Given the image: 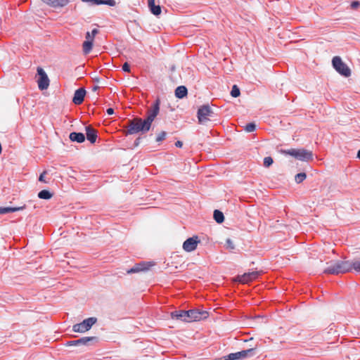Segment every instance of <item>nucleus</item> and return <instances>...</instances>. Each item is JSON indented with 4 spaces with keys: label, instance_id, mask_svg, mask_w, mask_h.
<instances>
[{
    "label": "nucleus",
    "instance_id": "obj_16",
    "mask_svg": "<svg viewBox=\"0 0 360 360\" xmlns=\"http://www.w3.org/2000/svg\"><path fill=\"white\" fill-rule=\"evenodd\" d=\"M25 205L22 206H0V215L21 211L25 210Z\"/></svg>",
    "mask_w": 360,
    "mask_h": 360
},
{
    "label": "nucleus",
    "instance_id": "obj_10",
    "mask_svg": "<svg viewBox=\"0 0 360 360\" xmlns=\"http://www.w3.org/2000/svg\"><path fill=\"white\" fill-rule=\"evenodd\" d=\"M155 265L154 261H141L140 262L136 263L132 267L127 269L126 272L127 274H137L140 272H147L150 269L151 267Z\"/></svg>",
    "mask_w": 360,
    "mask_h": 360
},
{
    "label": "nucleus",
    "instance_id": "obj_1",
    "mask_svg": "<svg viewBox=\"0 0 360 360\" xmlns=\"http://www.w3.org/2000/svg\"><path fill=\"white\" fill-rule=\"evenodd\" d=\"M161 100L157 97L151 105L145 119L138 118L137 122H132L127 127V135L136 134H145L148 133L153 125V122L160 113Z\"/></svg>",
    "mask_w": 360,
    "mask_h": 360
},
{
    "label": "nucleus",
    "instance_id": "obj_11",
    "mask_svg": "<svg viewBox=\"0 0 360 360\" xmlns=\"http://www.w3.org/2000/svg\"><path fill=\"white\" fill-rule=\"evenodd\" d=\"M37 83L40 91L46 90L50 85V79L44 69L38 66L37 68Z\"/></svg>",
    "mask_w": 360,
    "mask_h": 360
},
{
    "label": "nucleus",
    "instance_id": "obj_15",
    "mask_svg": "<svg viewBox=\"0 0 360 360\" xmlns=\"http://www.w3.org/2000/svg\"><path fill=\"white\" fill-rule=\"evenodd\" d=\"M258 271H252L245 272L242 275H238L237 277V281L240 283H246L249 282L252 278L257 277L259 275Z\"/></svg>",
    "mask_w": 360,
    "mask_h": 360
},
{
    "label": "nucleus",
    "instance_id": "obj_30",
    "mask_svg": "<svg viewBox=\"0 0 360 360\" xmlns=\"http://www.w3.org/2000/svg\"><path fill=\"white\" fill-rule=\"evenodd\" d=\"M167 136V132L165 131H162L157 136H156V139H155V141L156 142H162V141H164L165 139Z\"/></svg>",
    "mask_w": 360,
    "mask_h": 360
},
{
    "label": "nucleus",
    "instance_id": "obj_24",
    "mask_svg": "<svg viewBox=\"0 0 360 360\" xmlns=\"http://www.w3.org/2000/svg\"><path fill=\"white\" fill-rule=\"evenodd\" d=\"M243 129L246 131V132H253L255 131H256L257 129V124L255 122H248L244 127H243Z\"/></svg>",
    "mask_w": 360,
    "mask_h": 360
},
{
    "label": "nucleus",
    "instance_id": "obj_36",
    "mask_svg": "<svg viewBox=\"0 0 360 360\" xmlns=\"http://www.w3.org/2000/svg\"><path fill=\"white\" fill-rule=\"evenodd\" d=\"M106 113L108 115H112L115 114V110L112 108H107L106 110Z\"/></svg>",
    "mask_w": 360,
    "mask_h": 360
},
{
    "label": "nucleus",
    "instance_id": "obj_7",
    "mask_svg": "<svg viewBox=\"0 0 360 360\" xmlns=\"http://www.w3.org/2000/svg\"><path fill=\"white\" fill-rule=\"evenodd\" d=\"M214 112L208 103H205L198 108L196 117L200 124H204L210 120L209 117H212Z\"/></svg>",
    "mask_w": 360,
    "mask_h": 360
},
{
    "label": "nucleus",
    "instance_id": "obj_5",
    "mask_svg": "<svg viewBox=\"0 0 360 360\" xmlns=\"http://www.w3.org/2000/svg\"><path fill=\"white\" fill-rule=\"evenodd\" d=\"M100 338L97 336H84L77 340H68L63 343L65 347H92L99 342Z\"/></svg>",
    "mask_w": 360,
    "mask_h": 360
},
{
    "label": "nucleus",
    "instance_id": "obj_21",
    "mask_svg": "<svg viewBox=\"0 0 360 360\" xmlns=\"http://www.w3.org/2000/svg\"><path fill=\"white\" fill-rule=\"evenodd\" d=\"M53 192L50 190L43 189L37 193V197L41 200H49L53 198Z\"/></svg>",
    "mask_w": 360,
    "mask_h": 360
},
{
    "label": "nucleus",
    "instance_id": "obj_37",
    "mask_svg": "<svg viewBox=\"0 0 360 360\" xmlns=\"http://www.w3.org/2000/svg\"><path fill=\"white\" fill-rule=\"evenodd\" d=\"M174 145L176 148H181L183 146V142L181 141H176Z\"/></svg>",
    "mask_w": 360,
    "mask_h": 360
},
{
    "label": "nucleus",
    "instance_id": "obj_39",
    "mask_svg": "<svg viewBox=\"0 0 360 360\" xmlns=\"http://www.w3.org/2000/svg\"><path fill=\"white\" fill-rule=\"evenodd\" d=\"M175 69H176V67H175V65H172V66L170 67V70H171L172 72L174 71V70H175Z\"/></svg>",
    "mask_w": 360,
    "mask_h": 360
},
{
    "label": "nucleus",
    "instance_id": "obj_35",
    "mask_svg": "<svg viewBox=\"0 0 360 360\" xmlns=\"http://www.w3.org/2000/svg\"><path fill=\"white\" fill-rule=\"evenodd\" d=\"M360 5V2L358 1H354L351 4V7L354 9L358 8Z\"/></svg>",
    "mask_w": 360,
    "mask_h": 360
},
{
    "label": "nucleus",
    "instance_id": "obj_26",
    "mask_svg": "<svg viewBox=\"0 0 360 360\" xmlns=\"http://www.w3.org/2000/svg\"><path fill=\"white\" fill-rule=\"evenodd\" d=\"M230 95L233 98H238L240 96V89L237 84H233L231 87Z\"/></svg>",
    "mask_w": 360,
    "mask_h": 360
},
{
    "label": "nucleus",
    "instance_id": "obj_25",
    "mask_svg": "<svg viewBox=\"0 0 360 360\" xmlns=\"http://www.w3.org/2000/svg\"><path fill=\"white\" fill-rule=\"evenodd\" d=\"M307 177L306 172H301L295 174V181L297 184L302 183Z\"/></svg>",
    "mask_w": 360,
    "mask_h": 360
},
{
    "label": "nucleus",
    "instance_id": "obj_27",
    "mask_svg": "<svg viewBox=\"0 0 360 360\" xmlns=\"http://www.w3.org/2000/svg\"><path fill=\"white\" fill-rule=\"evenodd\" d=\"M274 163V159L271 156L265 157L263 160V166L269 168Z\"/></svg>",
    "mask_w": 360,
    "mask_h": 360
},
{
    "label": "nucleus",
    "instance_id": "obj_8",
    "mask_svg": "<svg viewBox=\"0 0 360 360\" xmlns=\"http://www.w3.org/2000/svg\"><path fill=\"white\" fill-rule=\"evenodd\" d=\"M98 321L95 316H91L84 319L81 322L72 326V331L75 333H84L91 329L93 326Z\"/></svg>",
    "mask_w": 360,
    "mask_h": 360
},
{
    "label": "nucleus",
    "instance_id": "obj_17",
    "mask_svg": "<svg viewBox=\"0 0 360 360\" xmlns=\"http://www.w3.org/2000/svg\"><path fill=\"white\" fill-rule=\"evenodd\" d=\"M69 139L71 142L82 143L86 140L85 134L80 131H72L69 134Z\"/></svg>",
    "mask_w": 360,
    "mask_h": 360
},
{
    "label": "nucleus",
    "instance_id": "obj_2",
    "mask_svg": "<svg viewBox=\"0 0 360 360\" xmlns=\"http://www.w3.org/2000/svg\"><path fill=\"white\" fill-rule=\"evenodd\" d=\"M171 319L185 323H191L205 320L209 316L206 310L191 309L188 310H174L170 313Z\"/></svg>",
    "mask_w": 360,
    "mask_h": 360
},
{
    "label": "nucleus",
    "instance_id": "obj_38",
    "mask_svg": "<svg viewBox=\"0 0 360 360\" xmlns=\"http://www.w3.org/2000/svg\"><path fill=\"white\" fill-rule=\"evenodd\" d=\"M99 89V86L98 85H94L91 87L92 91H96Z\"/></svg>",
    "mask_w": 360,
    "mask_h": 360
},
{
    "label": "nucleus",
    "instance_id": "obj_32",
    "mask_svg": "<svg viewBox=\"0 0 360 360\" xmlns=\"http://www.w3.org/2000/svg\"><path fill=\"white\" fill-rule=\"evenodd\" d=\"M355 274H360V259H355Z\"/></svg>",
    "mask_w": 360,
    "mask_h": 360
},
{
    "label": "nucleus",
    "instance_id": "obj_9",
    "mask_svg": "<svg viewBox=\"0 0 360 360\" xmlns=\"http://www.w3.org/2000/svg\"><path fill=\"white\" fill-rule=\"evenodd\" d=\"M98 32V28H94L91 31H87L85 33V40L82 43V52L84 55H88L91 52L95 37Z\"/></svg>",
    "mask_w": 360,
    "mask_h": 360
},
{
    "label": "nucleus",
    "instance_id": "obj_42",
    "mask_svg": "<svg viewBox=\"0 0 360 360\" xmlns=\"http://www.w3.org/2000/svg\"><path fill=\"white\" fill-rule=\"evenodd\" d=\"M133 25L136 26V27H139L140 29H142L141 27H140V24H137V23H135V24H132Z\"/></svg>",
    "mask_w": 360,
    "mask_h": 360
},
{
    "label": "nucleus",
    "instance_id": "obj_12",
    "mask_svg": "<svg viewBox=\"0 0 360 360\" xmlns=\"http://www.w3.org/2000/svg\"><path fill=\"white\" fill-rule=\"evenodd\" d=\"M200 243V240L197 235L188 237L183 243V250L186 252H191L196 250L198 245Z\"/></svg>",
    "mask_w": 360,
    "mask_h": 360
},
{
    "label": "nucleus",
    "instance_id": "obj_6",
    "mask_svg": "<svg viewBox=\"0 0 360 360\" xmlns=\"http://www.w3.org/2000/svg\"><path fill=\"white\" fill-rule=\"evenodd\" d=\"M332 66L334 70L344 77H349L352 75L351 69L342 60V58L339 56H335L332 58Z\"/></svg>",
    "mask_w": 360,
    "mask_h": 360
},
{
    "label": "nucleus",
    "instance_id": "obj_18",
    "mask_svg": "<svg viewBox=\"0 0 360 360\" xmlns=\"http://www.w3.org/2000/svg\"><path fill=\"white\" fill-rule=\"evenodd\" d=\"M188 89L185 85L178 86L174 90V96L178 99H184L188 96Z\"/></svg>",
    "mask_w": 360,
    "mask_h": 360
},
{
    "label": "nucleus",
    "instance_id": "obj_46",
    "mask_svg": "<svg viewBox=\"0 0 360 360\" xmlns=\"http://www.w3.org/2000/svg\"><path fill=\"white\" fill-rule=\"evenodd\" d=\"M95 25H97L98 27H99V24L98 23H96V24H94Z\"/></svg>",
    "mask_w": 360,
    "mask_h": 360
},
{
    "label": "nucleus",
    "instance_id": "obj_44",
    "mask_svg": "<svg viewBox=\"0 0 360 360\" xmlns=\"http://www.w3.org/2000/svg\"><path fill=\"white\" fill-rule=\"evenodd\" d=\"M195 27H199L197 24H193Z\"/></svg>",
    "mask_w": 360,
    "mask_h": 360
},
{
    "label": "nucleus",
    "instance_id": "obj_13",
    "mask_svg": "<svg viewBox=\"0 0 360 360\" xmlns=\"http://www.w3.org/2000/svg\"><path fill=\"white\" fill-rule=\"evenodd\" d=\"M86 91L84 88L77 89L73 94L72 101L75 105H80L84 102Z\"/></svg>",
    "mask_w": 360,
    "mask_h": 360
},
{
    "label": "nucleus",
    "instance_id": "obj_22",
    "mask_svg": "<svg viewBox=\"0 0 360 360\" xmlns=\"http://www.w3.org/2000/svg\"><path fill=\"white\" fill-rule=\"evenodd\" d=\"M213 219L219 224H222L225 220L224 213L218 209H215L213 212Z\"/></svg>",
    "mask_w": 360,
    "mask_h": 360
},
{
    "label": "nucleus",
    "instance_id": "obj_23",
    "mask_svg": "<svg viewBox=\"0 0 360 360\" xmlns=\"http://www.w3.org/2000/svg\"><path fill=\"white\" fill-rule=\"evenodd\" d=\"M155 0H148V4L151 13L158 15L161 13V7L159 5H155Z\"/></svg>",
    "mask_w": 360,
    "mask_h": 360
},
{
    "label": "nucleus",
    "instance_id": "obj_31",
    "mask_svg": "<svg viewBox=\"0 0 360 360\" xmlns=\"http://www.w3.org/2000/svg\"><path fill=\"white\" fill-rule=\"evenodd\" d=\"M122 70L124 72H131L130 65L127 62L124 63L122 66Z\"/></svg>",
    "mask_w": 360,
    "mask_h": 360
},
{
    "label": "nucleus",
    "instance_id": "obj_3",
    "mask_svg": "<svg viewBox=\"0 0 360 360\" xmlns=\"http://www.w3.org/2000/svg\"><path fill=\"white\" fill-rule=\"evenodd\" d=\"M323 273L327 275H339L350 272L355 273V259L353 260H335L330 262Z\"/></svg>",
    "mask_w": 360,
    "mask_h": 360
},
{
    "label": "nucleus",
    "instance_id": "obj_20",
    "mask_svg": "<svg viewBox=\"0 0 360 360\" xmlns=\"http://www.w3.org/2000/svg\"><path fill=\"white\" fill-rule=\"evenodd\" d=\"M83 2H89L91 5H108L115 6L116 1L115 0H82Z\"/></svg>",
    "mask_w": 360,
    "mask_h": 360
},
{
    "label": "nucleus",
    "instance_id": "obj_40",
    "mask_svg": "<svg viewBox=\"0 0 360 360\" xmlns=\"http://www.w3.org/2000/svg\"><path fill=\"white\" fill-rule=\"evenodd\" d=\"M94 82H96V83H99L100 82V78L99 77L94 78Z\"/></svg>",
    "mask_w": 360,
    "mask_h": 360
},
{
    "label": "nucleus",
    "instance_id": "obj_4",
    "mask_svg": "<svg viewBox=\"0 0 360 360\" xmlns=\"http://www.w3.org/2000/svg\"><path fill=\"white\" fill-rule=\"evenodd\" d=\"M279 153L285 156L289 155L296 160L302 162H309L313 160L314 154L311 150H307L304 148H290V149H280Z\"/></svg>",
    "mask_w": 360,
    "mask_h": 360
},
{
    "label": "nucleus",
    "instance_id": "obj_19",
    "mask_svg": "<svg viewBox=\"0 0 360 360\" xmlns=\"http://www.w3.org/2000/svg\"><path fill=\"white\" fill-rule=\"evenodd\" d=\"M46 4L53 7L59 8L63 7L68 4V0H41Z\"/></svg>",
    "mask_w": 360,
    "mask_h": 360
},
{
    "label": "nucleus",
    "instance_id": "obj_41",
    "mask_svg": "<svg viewBox=\"0 0 360 360\" xmlns=\"http://www.w3.org/2000/svg\"><path fill=\"white\" fill-rule=\"evenodd\" d=\"M356 158L360 160V149L357 151Z\"/></svg>",
    "mask_w": 360,
    "mask_h": 360
},
{
    "label": "nucleus",
    "instance_id": "obj_43",
    "mask_svg": "<svg viewBox=\"0 0 360 360\" xmlns=\"http://www.w3.org/2000/svg\"><path fill=\"white\" fill-rule=\"evenodd\" d=\"M291 25H292V24H291V23H289V24L288 25V27H292Z\"/></svg>",
    "mask_w": 360,
    "mask_h": 360
},
{
    "label": "nucleus",
    "instance_id": "obj_34",
    "mask_svg": "<svg viewBox=\"0 0 360 360\" xmlns=\"http://www.w3.org/2000/svg\"><path fill=\"white\" fill-rule=\"evenodd\" d=\"M306 27L304 26H298V27H295V30H297V31L292 32L293 34H300V32L302 31V30H304Z\"/></svg>",
    "mask_w": 360,
    "mask_h": 360
},
{
    "label": "nucleus",
    "instance_id": "obj_28",
    "mask_svg": "<svg viewBox=\"0 0 360 360\" xmlns=\"http://www.w3.org/2000/svg\"><path fill=\"white\" fill-rule=\"evenodd\" d=\"M224 246L227 250H233L236 248L233 240L229 238L226 239Z\"/></svg>",
    "mask_w": 360,
    "mask_h": 360
},
{
    "label": "nucleus",
    "instance_id": "obj_45",
    "mask_svg": "<svg viewBox=\"0 0 360 360\" xmlns=\"http://www.w3.org/2000/svg\"><path fill=\"white\" fill-rule=\"evenodd\" d=\"M128 31L130 32V27H127Z\"/></svg>",
    "mask_w": 360,
    "mask_h": 360
},
{
    "label": "nucleus",
    "instance_id": "obj_29",
    "mask_svg": "<svg viewBox=\"0 0 360 360\" xmlns=\"http://www.w3.org/2000/svg\"><path fill=\"white\" fill-rule=\"evenodd\" d=\"M48 174V170H44L39 176L38 181L44 184H48L49 181L46 179V175Z\"/></svg>",
    "mask_w": 360,
    "mask_h": 360
},
{
    "label": "nucleus",
    "instance_id": "obj_33",
    "mask_svg": "<svg viewBox=\"0 0 360 360\" xmlns=\"http://www.w3.org/2000/svg\"><path fill=\"white\" fill-rule=\"evenodd\" d=\"M141 139L142 138L141 136H139L134 140V143H133V146L134 148L139 146Z\"/></svg>",
    "mask_w": 360,
    "mask_h": 360
},
{
    "label": "nucleus",
    "instance_id": "obj_14",
    "mask_svg": "<svg viewBox=\"0 0 360 360\" xmlns=\"http://www.w3.org/2000/svg\"><path fill=\"white\" fill-rule=\"evenodd\" d=\"M84 129L86 139H87L90 143L94 144L96 142L98 138L97 131L90 126H85Z\"/></svg>",
    "mask_w": 360,
    "mask_h": 360
}]
</instances>
